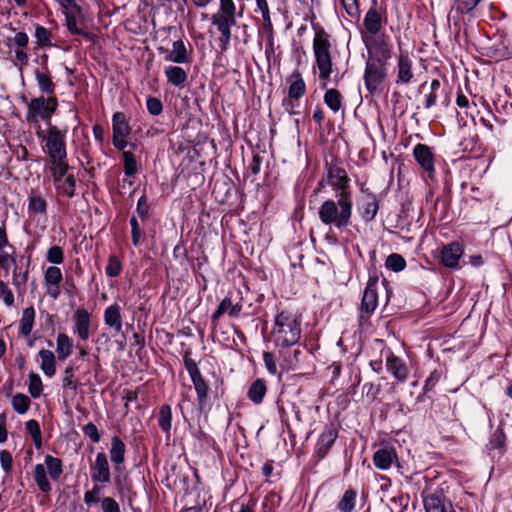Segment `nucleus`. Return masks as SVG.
Segmentation results:
<instances>
[{"instance_id": "f257e3e1", "label": "nucleus", "mask_w": 512, "mask_h": 512, "mask_svg": "<svg viewBox=\"0 0 512 512\" xmlns=\"http://www.w3.org/2000/svg\"><path fill=\"white\" fill-rule=\"evenodd\" d=\"M301 338V319L290 311H281L274 318L271 340L275 347L289 349Z\"/></svg>"}, {"instance_id": "f03ea898", "label": "nucleus", "mask_w": 512, "mask_h": 512, "mask_svg": "<svg viewBox=\"0 0 512 512\" xmlns=\"http://www.w3.org/2000/svg\"><path fill=\"white\" fill-rule=\"evenodd\" d=\"M353 199L336 198L325 200L318 209L320 221L338 231L346 230L351 224Z\"/></svg>"}, {"instance_id": "7ed1b4c3", "label": "nucleus", "mask_w": 512, "mask_h": 512, "mask_svg": "<svg viewBox=\"0 0 512 512\" xmlns=\"http://www.w3.org/2000/svg\"><path fill=\"white\" fill-rule=\"evenodd\" d=\"M244 6L239 10L234 0H219V9L211 16V23L220 33L219 45L222 51H226L232 38L231 28L237 24V18L243 16Z\"/></svg>"}, {"instance_id": "20e7f679", "label": "nucleus", "mask_w": 512, "mask_h": 512, "mask_svg": "<svg viewBox=\"0 0 512 512\" xmlns=\"http://www.w3.org/2000/svg\"><path fill=\"white\" fill-rule=\"evenodd\" d=\"M315 36L313 39V52L315 62L319 70L321 88L326 89L328 81L333 73V62L331 56L330 35L321 26L314 27Z\"/></svg>"}, {"instance_id": "39448f33", "label": "nucleus", "mask_w": 512, "mask_h": 512, "mask_svg": "<svg viewBox=\"0 0 512 512\" xmlns=\"http://www.w3.org/2000/svg\"><path fill=\"white\" fill-rule=\"evenodd\" d=\"M36 134L38 138L45 140L46 153L51 162L67 159L65 131H61L55 125H49L46 136L40 130Z\"/></svg>"}, {"instance_id": "423d86ee", "label": "nucleus", "mask_w": 512, "mask_h": 512, "mask_svg": "<svg viewBox=\"0 0 512 512\" xmlns=\"http://www.w3.org/2000/svg\"><path fill=\"white\" fill-rule=\"evenodd\" d=\"M58 107V101L55 96H39L31 99L28 103L26 120L29 123H38V119H43L47 125L51 124V117Z\"/></svg>"}, {"instance_id": "0eeeda50", "label": "nucleus", "mask_w": 512, "mask_h": 512, "mask_svg": "<svg viewBox=\"0 0 512 512\" xmlns=\"http://www.w3.org/2000/svg\"><path fill=\"white\" fill-rule=\"evenodd\" d=\"M387 76V63L376 57H368L364 73L367 90L374 93Z\"/></svg>"}, {"instance_id": "6e6552de", "label": "nucleus", "mask_w": 512, "mask_h": 512, "mask_svg": "<svg viewBox=\"0 0 512 512\" xmlns=\"http://www.w3.org/2000/svg\"><path fill=\"white\" fill-rule=\"evenodd\" d=\"M327 182L334 191L336 198L352 199L350 178L343 168L330 166L327 173Z\"/></svg>"}, {"instance_id": "1a4fd4ad", "label": "nucleus", "mask_w": 512, "mask_h": 512, "mask_svg": "<svg viewBox=\"0 0 512 512\" xmlns=\"http://www.w3.org/2000/svg\"><path fill=\"white\" fill-rule=\"evenodd\" d=\"M387 22L385 11L378 4V0H371V6L368 9L363 25L366 31L373 37L377 36Z\"/></svg>"}, {"instance_id": "9d476101", "label": "nucleus", "mask_w": 512, "mask_h": 512, "mask_svg": "<svg viewBox=\"0 0 512 512\" xmlns=\"http://www.w3.org/2000/svg\"><path fill=\"white\" fill-rule=\"evenodd\" d=\"M422 498L425 512H455L441 489L433 492L425 490L422 492Z\"/></svg>"}, {"instance_id": "9b49d317", "label": "nucleus", "mask_w": 512, "mask_h": 512, "mask_svg": "<svg viewBox=\"0 0 512 512\" xmlns=\"http://www.w3.org/2000/svg\"><path fill=\"white\" fill-rule=\"evenodd\" d=\"M377 278H370L363 293L360 306V319L367 320L375 311L378 305V295L376 290Z\"/></svg>"}, {"instance_id": "f8f14e48", "label": "nucleus", "mask_w": 512, "mask_h": 512, "mask_svg": "<svg viewBox=\"0 0 512 512\" xmlns=\"http://www.w3.org/2000/svg\"><path fill=\"white\" fill-rule=\"evenodd\" d=\"M160 53L166 54L165 60L178 64L189 63L191 61L190 55L192 53V47L189 42L187 44L179 39L173 42L172 50H168L164 47L158 48Z\"/></svg>"}, {"instance_id": "ddd939ff", "label": "nucleus", "mask_w": 512, "mask_h": 512, "mask_svg": "<svg viewBox=\"0 0 512 512\" xmlns=\"http://www.w3.org/2000/svg\"><path fill=\"white\" fill-rule=\"evenodd\" d=\"M413 156L427 178L433 179L435 175L434 154L431 147L426 144H417L413 149Z\"/></svg>"}, {"instance_id": "4468645a", "label": "nucleus", "mask_w": 512, "mask_h": 512, "mask_svg": "<svg viewBox=\"0 0 512 512\" xmlns=\"http://www.w3.org/2000/svg\"><path fill=\"white\" fill-rule=\"evenodd\" d=\"M241 310V298L229 292L228 295L220 302L215 312L211 315V320L212 322H217L224 314H228L230 317H238Z\"/></svg>"}, {"instance_id": "2eb2a0df", "label": "nucleus", "mask_w": 512, "mask_h": 512, "mask_svg": "<svg viewBox=\"0 0 512 512\" xmlns=\"http://www.w3.org/2000/svg\"><path fill=\"white\" fill-rule=\"evenodd\" d=\"M92 481L95 483H108L111 479L110 465L107 455L99 452L95 461L90 465Z\"/></svg>"}, {"instance_id": "dca6fc26", "label": "nucleus", "mask_w": 512, "mask_h": 512, "mask_svg": "<svg viewBox=\"0 0 512 512\" xmlns=\"http://www.w3.org/2000/svg\"><path fill=\"white\" fill-rule=\"evenodd\" d=\"M368 57H376L380 61L388 62L392 57V45L384 37L373 36L370 41H366Z\"/></svg>"}, {"instance_id": "f3484780", "label": "nucleus", "mask_w": 512, "mask_h": 512, "mask_svg": "<svg viewBox=\"0 0 512 512\" xmlns=\"http://www.w3.org/2000/svg\"><path fill=\"white\" fill-rule=\"evenodd\" d=\"M66 26L70 33L81 35L90 39V33L78 27V23L82 24L86 20V13L80 5H75L70 11L65 14Z\"/></svg>"}, {"instance_id": "a211bd4d", "label": "nucleus", "mask_w": 512, "mask_h": 512, "mask_svg": "<svg viewBox=\"0 0 512 512\" xmlns=\"http://www.w3.org/2000/svg\"><path fill=\"white\" fill-rule=\"evenodd\" d=\"M362 192L364 193V197L359 203L358 210L361 218L365 222H371L375 219L378 213L379 201L374 193L363 189Z\"/></svg>"}, {"instance_id": "6ab92c4d", "label": "nucleus", "mask_w": 512, "mask_h": 512, "mask_svg": "<svg viewBox=\"0 0 512 512\" xmlns=\"http://www.w3.org/2000/svg\"><path fill=\"white\" fill-rule=\"evenodd\" d=\"M338 437V430L334 424L326 425L316 443L315 454L318 459H323Z\"/></svg>"}, {"instance_id": "aec40b11", "label": "nucleus", "mask_w": 512, "mask_h": 512, "mask_svg": "<svg viewBox=\"0 0 512 512\" xmlns=\"http://www.w3.org/2000/svg\"><path fill=\"white\" fill-rule=\"evenodd\" d=\"M397 453L393 446H382L373 455V463L380 470L389 469L397 462Z\"/></svg>"}, {"instance_id": "412c9836", "label": "nucleus", "mask_w": 512, "mask_h": 512, "mask_svg": "<svg viewBox=\"0 0 512 512\" xmlns=\"http://www.w3.org/2000/svg\"><path fill=\"white\" fill-rule=\"evenodd\" d=\"M463 255V248L459 242H452L445 245L440 252L441 262L448 268H457L458 262Z\"/></svg>"}, {"instance_id": "4be33fe9", "label": "nucleus", "mask_w": 512, "mask_h": 512, "mask_svg": "<svg viewBox=\"0 0 512 512\" xmlns=\"http://www.w3.org/2000/svg\"><path fill=\"white\" fill-rule=\"evenodd\" d=\"M412 60L407 53L401 52L397 61V79L396 84L407 85L413 77Z\"/></svg>"}, {"instance_id": "5701e85b", "label": "nucleus", "mask_w": 512, "mask_h": 512, "mask_svg": "<svg viewBox=\"0 0 512 512\" xmlns=\"http://www.w3.org/2000/svg\"><path fill=\"white\" fill-rule=\"evenodd\" d=\"M75 332L78 337L86 341L90 336L91 314L84 308H79L74 313Z\"/></svg>"}, {"instance_id": "b1692460", "label": "nucleus", "mask_w": 512, "mask_h": 512, "mask_svg": "<svg viewBox=\"0 0 512 512\" xmlns=\"http://www.w3.org/2000/svg\"><path fill=\"white\" fill-rule=\"evenodd\" d=\"M387 370L400 382H404L409 374L408 367L405 362L389 351L386 358Z\"/></svg>"}, {"instance_id": "393cba45", "label": "nucleus", "mask_w": 512, "mask_h": 512, "mask_svg": "<svg viewBox=\"0 0 512 512\" xmlns=\"http://www.w3.org/2000/svg\"><path fill=\"white\" fill-rule=\"evenodd\" d=\"M104 322L112 328L115 333L122 331V317L120 307L117 304L108 306L104 311Z\"/></svg>"}, {"instance_id": "a878e982", "label": "nucleus", "mask_w": 512, "mask_h": 512, "mask_svg": "<svg viewBox=\"0 0 512 512\" xmlns=\"http://www.w3.org/2000/svg\"><path fill=\"white\" fill-rule=\"evenodd\" d=\"M290 83L288 89V96L290 98L300 99L306 92V85L299 71H294L288 78Z\"/></svg>"}, {"instance_id": "bb28decb", "label": "nucleus", "mask_w": 512, "mask_h": 512, "mask_svg": "<svg viewBox=\"0 0 512 512\" xmlns=\"http://www.w3.org/2000/svg\"><path fill=\"white\" fill-rule=\"evenodd\" d=\"M195 391L197 393V401L200 410H203L207 404L209 387L202 377L201 373L191 377Z\"/></svg>"}, {"instance_id": "cd10ccee", "label": "nucleus", "mask_w": 512, "mask_h": 512, "mask_svg": "<svg viewBox=\"0 0 512 512\" xmlns=\"http://www.w3.org/2000/svg\"><path fill=\"white\" fill-rule=\"evenodd\" d=\"M45 71L35 70V79L37 81V85L39 90L47 94L48 96H53L55 92V84L53 83L50 73L47 68H44Z\"/></svg>"}, {"instance_id": "c85d7f7f", "label": "nucleus", "mask_w": 512, "mask_h": 512, "mask_svg": "<svg viewBox=\"0 0 512 512\" xmlns=\"http://www.w3.org/2000/svg\"><path fill=\"white\" fill-rule=\"evenodd\" d=\"M126 446L124 442L118 437L113 436L111 439L110 458L117 468L125 460Z\"/></svg>"}, {"instance_id": "c756f323", "label": "nucleus", "mask_w": 512, "mask_h": 512, "mask_svg": "<svg viewBox=\"0 0 512 512\" xmlns=\"http://www.w3.org/2000/svg\"><path fill=\"white\" fill-rule=\"evenodd\" d=\"M165 75L168 82L176 87H183L188 77L186 71L179 66L165 67Z\"/></svg>"}, {"instance_id": "7c9ffc66", "label": "nucleus", "mask_w": 512, "mask_h": 512, "mask_svg": "<svg viewBox=\"0 0 512 512\" xmlns=\"http://www.w3.org/2000/svg\"><path fill=\"white\" fill-rule=\"evenodd\" d=\"M113 135L127 137L131 133L126 115L123 112H116L112 117Z\"/></svg>"}, {"instance_id": "2f4dec72", "label": "nucleus", "mask_w": 512, "mask_h": 512, "mask_svg": "<svg viewBox=\"0 0 512 512\" xmlns=\"http://www.w3.org/2000/svg\"><path fill=\"white\" fill-rule=\"evenodd\" d=\"M41 358V370L47 377H52L56 372V360L52 351L42 349L39 351Z\"/></svg>"}, {"instance_id": "473e14b6", "label": "nucleus", "mask_w": 512, "mask_h": 512, "mask_svg": "<svg viewBox=\"0 0 512 512\" xmlns=\"http://www.w3.org/2000/svg\"><path fill=\"white\" fill-rule=\"evenodd\" d=\"M157 420L161 430L169 437L172 428V409L170 405L164 404L159 408Z\"/></svg>"}, {"instance_id": "72a5a7b5", "label": "nucleus", "mask_w": 512, "mask_h": 512, "mask_svg": "<svg viewBox=\"0 0 512 512\" xmlns=\"http://www.w3.org/2000/svg\"><path fill=\"white\" fill-rule=\"evenodd\" d=\"M267 387L263 379L254 381L248 389L247 396L255 404H260L266 395Z\"/></svg>"}, {"instance_id": "f704fd0d", "label": "nucleus", "mask_w": 512, "mask_h": 512, "mask_svg": "<svg viewBox=\"0 0 512 512\" xmlns=\"http://www.w3.org/2000/svg\"><path fill=\"white\" fill-rule=\"evenodd\" d=\"M300 353L299 349L290 352L289 349L279 348L277 359L283 368L291 369L299 362L298 355Z\"/></svg>"}, {"instance_id": "c9c22d12", "label": "nucleus", "mask_w": 512, "mask_h": 512, "mask_svg": "<svg viewBox=\"0 0 512 512\" xmlns=\"http://www.w3.org/2000/svg\"><path fill=\"white\" fill-rule=\"evenodd\" d=\"M34 320H35L34 308L32 306L25 308L23 310L22 318L20 320V325H19V332L21 335L27 337L31 333L33 325H34Z\"/></svg>"}, {"instance_id": "e433bc0d", "label": "nucleus", "mask_w": 512, "mask_h": 512, "mask_svg": "<svg viewBox=\"0 0 512 512\" xmlns=\"http://www.w3.org/2000/svg\"><path fill=\"white\" fill-rule=\"evenodd\" d=\"M56 344V352L59 360H65L72 354L73 345L71 339L65 333L58 334Z\"/></svg>"}, {"instance_id": "4c0bfd02", "label": "nucleus", "mask_w": 512, "mask_h": 512, "mask_svg": "<svg viewBox=\"0 0 512 512\" xmlns=\"http://www.w3.org/2000/svg\"><path fill=\"white\" fill-rule=\"evenodd\" d=\"M33 476L34 481L42 492L47 493L51 491L52 487L47 479L46 470L43 464H37L35 466Z\"/></svg>"}, {"instance_id": "58836bf2", "label": "nucleus", "mask_w": 512, "mask_h": 512, "mask_svg": "<svg viewBox=\"0 0 512 512\" xmlns=\"http://www.w3.org/2000/svg\"><path fill=\"white\" fill-rule=\"evenodd\" d=\"M45 465L47 466V470L51 479L58 480L63 472V465L61 459L53 457L51 455H46Z\"/></svg>"}, {"instance_id": "ea45409f", "label": "nucleus", "mask_w": 512, "mask_h": 512, "mask_svg": "<svg viewBox=\"0 0 512 512\" xmlns=\"http://www.w3.org/2000/svg\"><path fill=\"white\" fill-rule=\"evenodd\" d=\"M51 172L55 186L60 183L68 174L69 165L67 159L60 160V162H51Z\"/></svg>"}, {"instance_id": "a19ab883", "label": "nucleus", "mask_w": 512, "mask_h": 512, "mask_svg": "<svg viewBox=\"0 0 512 512\" xmlns=\"http://www.w3.org/2000/svg\"><path fill=\"white\" fill-rule=\"evenodd\" d=\"M28 210L32 214H46L47 202L38 194L31 193L29 196Z\"/></svg>"}, {"instance_id": "79ce46f5", "label": "nucleus", "mask_w": 512, "mask_h": 512, "mask_svg": "<svg viewBox=\"0 0 512 512\" xmlns=\"http://www.w3.org/2000/svg\"><path fill=\"white\" fill-rule=\"evenodd\" d=\"M342 96L337 89H327L324 94L325 104L333 111L338 112L341 108Z\"/></svg>"}, {"instance_id": "37998d69", "label": "nucleus", "mask_w": 512, "mask_h": 512, "mask_svg": "<svg viewBox=\"0 0 512 512\" xmlns=\"http://www.w3.org/2000/svg\"><path fill=\"white\" fill-rule=\"evenodd\" d=\"M357 493L353 489L345 491L342 499L338 503V509L341 512H352L355 507Z\"/></svg>"}, {"instance_id": "c03bdc74", "label": "nucleus", "mask_w": 512, "mask_h": 512, "mask_svg": "<svg viewBox=\"0 0 512 512\" xmlns=\"http://www.w3.org/2000/svg\"><path fill=\"white\" fill-rule=\"evenodd\" d=\"M11 403L13 409L17 413L25 414L30 407L31 400L27 395L23 393H17L16 395L13 396Z\"/></svg>"}, {"instance_id": "a18cd8bd", "label": "nucleus", "mask_w": 512, "mask_h": 512, "mask_svg": "<svg viewBox=\"0 0 512 512\" xmlns=\"http://www.w3.org/2000/svg\"><path fill=\"white\" fill-rule=\"evenodd\" d=\"M76 179L74 175H67L64 180L56 185V188L69 198L75 195Z\"/></svg>"}, {"instance_id": "49530a36", "label": "nucleus", "mask_w": 512, "mask_h": 512, "mask_svg": "<svg viewBox=\"0 0 512 512\" xmlns=\"http://www.w3.org/2000/svg\"><path fill=\"white\" fill-rule=\"evenodd\" d=\"M386 267L394 272H400L405 269L406 261L400 254H390L385 263Z\"/></svg>"}, {"instance_id": "de8ad7c7", "label": "nucleus", "mask_w": 512, "mask_h": 512, "mask_svg": "<svg viewBox=\"0 0 512 512\" xmlns=\"http://www.w3.org/2000/svg\"><path fill=\"white\" fill-rule=\"evenodd\" d=\"M28 390L33 398H38L43 391V384L40 376L37 373L31 372L29 374Z\"/></svg>"}, {"instance_id": "09e8293b", "label": "nucleus", "mask_w": 512, "mask_h": 512, "mask_svg": "<svg viewBox=\"0 0 512 512\" xmlns=\"http://www.w3.org/2000/svg\"><path fill=\"white\" fill-rule=\"evenodd\" d=\"M45 284L49 285H59L62 281V272L59 267L50 266L45 271L44 275Z\"/></svg>"}, {"instance_id": "8fccbe9b", "label": "nucleus", "mask_w": 512, "mask_h": 512, "mask_svg": "<svg viewBox=\"0 0 512 512\" xmlns=\"http://www.w3.org/2000/svg\"><path fill=\"white\" fill-rule=\"evenodd\" d=\"M124 173L127 176H133L137 173V163L134 154L130 151L123 152Z\"/></svg>"}, {"instance_id": "3c124183", "label": "nucleus", "mask_w": 512, "mask_h": 512, "mask_svg": "<svg viewBox=\"0 0 512 512\" xmlns=\"http://www.w3.org/2000/svg\"><path fill=\"white\" fill-rule=\"evenodd\" d=\"M105 271L109 277H117L121 273L122 264L117 256L111 255L109 257Z\"/></svg>"}, {"instance_id": "603ef678", "label": "nucleus", "mask_w": 512, "mask_h": 512, "mask_svg": "<svg viewBox=\"0 0 512 512\" xmlns=\"http://www.w3.org/2000/svg\"><path fill=\"white\" fill-rule=\"evenodd\" d=\"M481 0H455V9L458 13L468 14L472 12Z\"/></svg>"}, {"instance_id": "864d4df0", "label": "nucleus", "mask_w": 512, "mask_h": 512, "mask_svg": "<svg viewBox=\"0 0 512 512\" xmlns=\"http://www.w3.org/2000/svg\"><path fill=\"white\" fill-rule=\"evenodd\" d=\"M46 260L53 264H61L64 260L63 249L60 246H52L47 251Z\"/></svg>"}, {"instance_id": "5fc2aeb1", "label": "nucleus", "mask_w": 512, "mask_h": 512, "mask_svg": "<svg viewBox=\"0 0 512 512\" xmlns=\"http://www.w3.org/2000/svg\"><path fill=\"white\" fill-rule=\"evenodd\" d=\"M506 436L502 429H497L491 435L490 438V447L491 449H499L502 450L505 445Z\"/></svg>"}, {"instance_id": "6e6d98bb", "label": "nucleus", "mask_w": 512, "mask_h": 512, "mask_svg": "<svg viewBox=\"0 0 512 512\" xmlns=\"http://www.w3.org/2000/svg\"><path fill=\"white\" fill-rule=\"evenodd\" d=\"M101 492V487L98 485H94L93 488L84 494V503L88 506L93 504H97L100 501L99 495Z\"/></svg>"}, {"instance_id": "4d7b16f0", "label": "nucleus", "mask_w": 512, "mask_h": 512, "mask_svg": "<svg viewBox=\"0 0 512 512\" xmlns=\"http://www.w3.org/2000/svg\"><path fill=\"white\" fill-rule=\"evenodd\" d=\"M65 376L63 378V387L70 388L73 391H76L78 388V384L73 380L74 377V367L72 365L67 366L65 368Z\"/></svg>"}, {"instance_id": "13d9d810", "label": "nucleus", "mask_w": 512, "mask_h": 512, "mask_svg": "<svg viewBox=\"0 0 512 512\" xmlns=\"http://www.w3.org/2000/svg\"><path fill=\"white\" fill-rule=\"evenodd\" d=\"M51 33L43 26H37L35 30V37L39 45L45 46L50 44Z\"/></svg>"}, {"instance_id": "bf43d9fd", "label": "nucleus", "mask_w": 512, "mask_h": 512, "mask_svg": "<svg viewBox=\"0 0 512 512\" xmlns=\"http://www.w3.org/2000/svg\"><path fill=\"white\" fill-rule=\"evenodd\" d=\"M146 106L148 112L153 116L159 115L163 110L162 102L156 97H149Z\"/></svg>"}, {"instance_id": "052dcab7", "label": "nucleus", "mask_w": 512, "mask_h": 512, "mask_svg": "<svg viewBox=\"0 0 512 512\" xmlns=\"http://www.w3.org/2000/svg\"><path fill=\"white\" fill-rule=\"evenodd\" d=\"M83 433L91 439L92 442L98 443L101 439V435L98 428L92 422L86 424L82 428Z\"/></svg>"}, {"instance_id": "680f3d73", "label": "nucleus", "mask_w": 512, "mask_h": 512, "mask_svg": "<svg viewBox=\"0 0 512 512\" xmlns=\"http://www.w3.org/2000/svg\"><path fill=\"white\" fill-rule=\"evenodd\" d=\"M101 508L103 512H121L118 502L109 496L101 500Z\"/></svg>"}, {"instance_id": "e2e57ef3", "label": "nucleus", "mask_w": 512, "mask_h": 512, "mask_svg": "<svg viewBox=\"0 0 512 512\" xmlns=\"http://www.w3.org/2000/svg\"><path fill=\"white\" fill-rule=\"evenodd\" d=\"M185 368L190 376L193 377L196 374L200 373V370L196 364V362L190 357V353L186 352L183 357Z\"/></svg>"}, {"instance_id": "0e129e2a", "label": "nucleus", "mask_w": 512, "mask_h": 512, "mask_svg": "<svg viewBox=\"0 0 512 512\" xmlns=\"http://www.w3.org/2000/svg\"><path fill=\"white\" fill-rule=\"evenodd\" d=\"M130 225H131L132 243L134 246H138L140 243V238H141L142 232H141L139 223L135 216L131 217Z\"/></svg>"}, {"instance_id": "69168bd1", "label": "nucleus", "mask_w": 512, "mask_h": 512, "mask_svg": "<svg viewBox=\"0 0 512 512\" xmlns=\"http://www.w3.org/2000/svg\"><path fill=\"white\" fill-rule=\"evenodd\" d=\"M263 360L268 372L272 375H275L277 373V365L274 354L272 352H264Z\"/></svg>"}, {"instance_id": "338daca9", "label": "nucleus", "mask_w": 512, "mask_h": 512, "mask_svg": "<svg viewBox=\"0 0 512 512\" xmlns=\"http://www.w3.org/2000/svg\"><path fill=\"white\" fill-rule=\"evenodd\" d=\"M0 464L2 469L5 472H10L13 465V458L9 451L2 450L0 451Z\"/></svg>"}, {"instance_id": "774afa93", "label": "nucleus", "mask_w": 512, "mask_h": 512, "mask_svg": "<svg viewBox=\"0 0 512 512\" xmlns=\"http://www.w3.org/2000/svg\"><path fill=\"white\" fill-rule=\"evenodd\" d=\"M347 14L351 17L359 16L358 0H341Z\"/></svg>"}]
</instances>
